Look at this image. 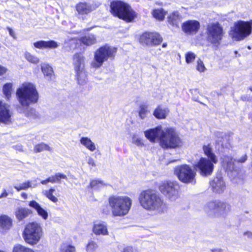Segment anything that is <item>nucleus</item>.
I'll return each instance as SVG.
<instances>
[{
  "mask_svg": "<svg viewBox=\"0 0 252 252\" xmlns=\"http://www.w3.org/2000/svg\"><path fill=\"white\" fill-rule=\"evenodd\" d=\"M168 22L173 25L177 26L180 21V17L178 12H174L168 17Z\"/></svg>",
  "mask_w": 252,
  "mask_h": 252,
  "instance_id": "37",
  "label": "nucleus"
},
{
  "mask_svg": "<svg viewBox=\"0 0 252 252\" xmlns=\"http://www.w3.org/2000/svg\"><path fill=\"white\" fill-rule=\"evenodd\" d=\"M200 23L196 20H189L184 23L182 26V30L187 34H194L200 29Z\"/></svg>",
  "mask_w": 252,
  "mask_h": 252,
  "instance_id": "18",
  "label": "nucleus"
},
{
  "mask_svg": "<svg viewBox=\"0 0 252 252\" xmlns=\"http://www.w3.org/2000/svg\"><path fill=\"white\" fill-rule=\"evenodd\" d=\"M7 70L8 69L6 67L0 64V76L4 75Z\"/></svg>",
  "mask_w": 252,
  "mask_h": 252,
  "instance_id": "49",
  "label": "nucleus"
},
{
  "mask_svg": "<svg viewBox=\"0 0 252 252\" xmlns=\"http://www.w3.org/2000/svg\"><path fill=\"white\" fill-rule=\"evenodd\" d=\"M132 142L135 145L138 147H143L144 146V144L143 143V140L142 138L138 137L135 135L132 137Z\"/></svg>",
  "mask_w": 252,
  "mask_h": 252,
  "instance_id": "46",
  "label": "nucleus"
},
{
  "mask_svg": "<svg viewBox=\"0 0 252 252\" xmlns=\"http://www.w3.org/2000/svg\"><path fill=\"white\" fill-rule=\"evenodd\" d=\"M159 190L170 201H175L179 198L178 185L168 180L161 181L158 185Z\"/></svg>",
  "mask_w": 252,
  "mask_h": 252,
  "instance_id": "12",
  "label": "nucleus"
},
{
  "mask_svg": "<svg viewBox=\"0 0 252 252\" xmlns=\"http://www.w3.org/2000/svg\"><path fill=\"white\" fill-rule=\"evenodd\" d=\"M244 235L248 238L252 240V233L251 232H246L244 233Z\"/></svg>",
  "mask_w": 252,
  "mask_h": 252,
  "instance_id": "50",
  "label": "nucleus"
},
{
  "mask_svg": "<svg viewBox=\"0 0 252 252\" xmlns=\"http://www.w3.org/2000/svg\"><path fill=\"white\" fill-rule=\"evenodd\" d=\"M61 252H76L74 246L67 244H63L61 247Z\"/></svg>",
  "mask_w": 252,
  "mask_h": 252,
  "instance_id": "42",
  "label": "nucleus"
},
{
  "mask_svg": "<svg viewBox=\"0 0 252 252\" xmlns=\"http://www.w3.org/2000/svg\"><path fill=\"white\" fill-rule=\"evenodd\" d=\"M42 235V229L40 225L37 222H32L27 224L23 233L25 241L31 245L37 244Z\"/></svg>",
  "mask_w": 252,
  "mask_h": 252,
  "instance_id": "10",
  "label": "nucleus"
},
{
  "mask_svg": "<svg viewBox=\"0 0 252 252\" xmlns=\"http://www.w3.org/2000/svg\"><path fill=\"white\" fill-rule=\"evenodd\" d=\"M62 179H67V176L63 173L58 172L49 177L45 180H42L41 184L46 185L49 182L52 184L60 183Z\"/></svg>",
  "mask_w": 252,
  "mask_h": 252,
  "instance_id": "24",
  "label": "nucleus"
},
{
  "mask_svg": "<svg viewBox=\"0 0 252 252\" xmlns=\"http://www.w3.org/2000/svg\"><path fill=\"white\" fill-rule=\"evenodd\" d=\"M138 200L141 206L147 211L162 213L167 210L163 199L153 189L142 190L139 194Z\"/></svg>",
  "mask_w": 252,
  "mask_h": 252,
  "instance_id": "3",
  "label": "nucleus"
},
{
  "mask_svg": "<svg viewBox=\"0 0 252 252\" xmlns=\"http://www.w3.org/2000/svg\"><path fill=\"white\" fill-rule=\"evenodd\" d=\"M196 56V55L193 52H187L185 55L186 62L187 63H192L194 61Z\"/></svg>",
  "mask_w": 252,
  "mask_h": 252,
  "instance_id": "44",
  "label": "nucleus"
},
{
  "mask_svg": "<svg viewBox=\"0 0 252 252\" xmlns=\"http://www.w3.org/2000/svg\"><path fill=\"white\" fill-rule=\"evenodd\" d=\"M112 14L126 22H131L136 16L135 12L126 3L121 1H113L110 4Z\"/></svg>",
  "mask_w": 252,
  "mask_h": 252,
  "instance_id": "8",
  "label": "nucleus"
},
{
  "mask_svg": "<svg viewBox=\"0 0 252 252\" xmlns=\"http://www.w3.org/2000/svg\"><path fill=\"white\" fill-rule=\"evenodd\" d=\"M162 40L161 36L157 32H146L142 34L140 38L141 42L148 45H158Z\"/></svg>",
  "mask_w": 252,
  "mask_h": 252,
  "instance_id": "15",
  "label": "nucleus"
},
{
  "mask_svg": "<svg viewBox=\"0 0 252 252\" xmlns=\"http://www.w3.org/2000/svg\"><path fill=\"white\" fill-rule=\"evenodd\" d=\"M8 195V193L5 190L0 195V198L5 197Z\"/></svg>",
  "mask_w": 252,
  "mask_h": 252,
  "instance_id": "52",
  "label": "nucleus"
},
{
  "mask_svg": "<svg viewBox=\"0 0 252 252\" xmlns=\"http://www.w3.org/2000/svg\"><path fill=\"white\" fill-rule=\"evenodd\" d=\"M196 69L198 71L201 73L204 72L206 70V68L205 66L203 61L200 59H198L197 60Z\"/></svg>",
  "mask_w": 252,
  "mask_h": 252,
  "instance_id": "45",
  "label": "nucleus"
},
{
  "mask_svg": "<svg viewBox=\"0 0 252 252\" xmlns=\"http://www.w3.org/2000/svg\"><path fill=\"white\" fill-rule=\"evenodd\" d=\"M12 221L10 218L6 215L0 217V227L3 229H9L12 226Z\"/></svg>",
  "mask_w": 252,
  "mask_h": 252,
  "instance_id": "29",
  "label": "nucleus"
},
{
  "mask_svg": "<svg viewBox=\"0 0 252 252\" xmlns=\"http://www.w3.org/2000/svg\"><path fill=\"white\" fill-rule=\"evenodd\" d=\"M92 231L96 235L106 236L109 234L106 222L102 221L95 222Z\"/></svg>",
  "mask_w": 252,
  "mask_h": 252,
  "instance_id": "20",
  "label": "nucleus"
},
{
  "mask_svg": "<svg viewBox=\"0 0 252 252\" xmlns=\"http://www.w3.org/2000/svg\"><path fill=\"white\" fill-rule=\"evenodd\" d=\"M222 166L226 170L232 171L235 168V163H242L247 159V156L245 155L238 159H234L230 156H224L222 158Z\"/></svg>",
  "mask_w": 252,
  "mask_h": 252,
  "instance_id": "16",
  "label": "nucleus"
},
{
  "mask_svg": "<svg viewBox=\"0 0 252 252\" xmlns=\"http://www.w3.org/2000/svg\"><path fill=\"white\" fill-rule=\"evenodd\" d=\"M102 212L105 214H108V213H109V210L107 209H103Z\"/></svg>",
  "mask_w": 252,
  "mask_h": 252,
  "instance_id": "54",
  "label": "nucleus"
},
{
  "mask_svg": "<svg viewBox=\"0 0 252 252\" xmlns=\"http://www.w3.org/2000/svg\"><path fill=\"white\" fill-rule=\"evenodd\" d=\"M80 143L90 152H93L96 149L95 143L88 137H82L80 139Z\"/></svg>",
  "mask_w": 252,
  "mask_h": 252,
  "instance_id": "25",
  "label": "nucleus"
},
{
  "mask_svg": "<svg viewBox=\"0 0 252 252\" xmlns=\"http://www.w3.org/2000/svg\"><path fill=\"white\" fill-rule=\"evenodd\" d=\"M34 47L39 49H55L57 48L59 45L58 43L54 40H39L33 43Z\"/></svg>",
  "mask_w": 252,
  "mask_h": 252,
  "instance_id": "22",
  "label": "nucleus"
},
{
  "mask_svg": "<svg viewBox=\"0 0 252 252\" xmlns=\"http://www.w3.org/2000/svg\"><path fill=\"white\" fill-rule=\"evenodd\" d=\"M106 185L105 183L98 179L93 180L91 181L90 184V187L94 189H99Z\"/></svg>",
  "mask_w": 252,
  "mask_h": 252,
  "instance_id": "39",
  "label": "nucleus"
},
{
  "mask_svg": "<svg viewBox=\"0 0 252 252\" xmlns=\"http://www.w3.org/2000/svg\"><path fill=\"white\" fill-rule=\"evenodd\" d=\"M166 14L162 8H158L154 10L152 12L153 17L158 20L162 21Z\"/></svg>",
  "mask_w": 252,
  "mask_h": 252,
  "instance_id": "33",
  "label": "nucleus"
},
{
  "mask_svg": "<svg viewBox=\"0 0 252 252\" xmlns=\"http://www.w3.org/2000/svg\"><path fill=\"white\" fill-rule=\"evenodd\" d=\"M80 42L86 46H91L96 42L95 36L92 34H89L80 38Z\"/></svg>",
  "mask_w": 252,
  "mask_h": 252,
  "instance_id": "30",
  "label": "nucleus"
},
{
  "mask_svg": "<svg viewBox=\"0 0 252 252\" xmlns=\"http://www.w3.org/2000/svg\"><path fill=\"white\" fill-rule=\"evenodd\" d=\"M24 56L26 60L30 63L36 64L39 63V59L29 52H25Z\"/></svg>",
  "mask_w": 252,
  "mask_h": 252,
  "instance_id": "36",
  "label": "nucleus"
},
{
  "mask_svg": "<svg viewBox=\"0 0 252 252\" xmlns=\"http://www.w3.org/2000/svg\"><path fill=\"white\" fill-rule=\"evenodd\" d=\"M174 173L178 177L179 180L183 183L192 184H194L196 183V172L187 164L175 167Z\"/></svg>",
  "mask_w": 252,
  "mask_h": 252,
  "instance_id": "13",
  "label": "nucleus"
},
{
  "mask_svg": "<svg viewBox=\"0 0 252 252\" xmlns=\"http://www.w3.org/2000/svg\"><path fill=\"white\" fill-rule=\"evenodd\" d=\"M7 30H8L10 35L14 39H16V34L15 32L10 28L7 27Z\"/></svg>",
  "mask_w": 252,
  "mask_h": 252,
  "instance_id": "48",
  "label": "nucleus"
},
{
  "mask_svg": "<svg viewBox=\"0 0 252 252\" xmlns=\"http://www.w3.org/2000/svg\"><path fill=\"white\" fill-rule=\"evenodd\" d=\"M32 213V212L29 209L19 207L16 209L15 215L17 219L20 221L28 217Z\"/></svg>",
  "mask_w": 252,
  "mask_h": 252,
  "instance_id": "26",
  "label": "nucleus"
},
{
  "mask_svg": "<svg viewBox=\"0 0 252 252\" xmlns=\"http://www.w3.org/2000/svg\"><path fill=\"white\" fill-rule=\"evenodd\" d=\"M117 51L116 47L105 45L99 47L94 53V60L91 63V66L93 68H100L103 63L108 59H114Z\"/></svg>",
  "mask_w": 252,
  "mask_h": 252,
  "instance_id": "9",
  "label": "nucleus"
},
{
  "mask_svg": "<svg viewBox=\"0 0 252 252\" xmlns=\"http://www.w3.org/2000/svg\"><path fill=\"white\" fill-rule=\"evenodd\" d=\"M12 252H35L33 249L25 246L17 244L13 248Z\"/></svg>",
  "mask_w": 252,
  "mask_h": 252,
  "instance_id": "38",
  "label": "nucleus"
},
{
  "mask_svg": "<svg viewBox=\"0 0 252 252\" xmlns=\"http://www.w3.org/2000/svg\"><path fill=\"white\" fill-rule=\"evenodd\" d=\"M29 206L35 210L37 214L43 220H46L48 219V214L47 212L42 208L40 205L36 201L32 200L30 201L29 203Z\"/></svg>",
  "mask_w": 252,
  "mask_h": 252,
  "instance_id": "23",
  "label": "nucleus"
},
{
  "mask_svg": "<svg viewBox=\"0 0 252 252\" xmlns=\"http://www.w3.org/2000/svg\"><path fill=\"white\" fill-rule=\"evenodd\" d=\"M167 46V44L166 43H163L162 44V47H163V48H165Z\"/></svg>",
  "mask_w": 252,
  "mask_h": 252,
  "instance_id": "55",
  "label": "nucleus"
},
{
  "mask_svg": "<svg viewBox=\"0 0 252 252\" xmlns=\"http://www.w3.org/2000/svg\"><path fill=\"white\" fill-rule=\"evenodd\" d=\"M132 249L131 247H127L124 249L123 252H132Z\"/></svg>",
  "mask_w": 252,
  "mask_h": 252,
  "instance_id": "51",
  "label": "nucleus"
},
{
  "mask_svg": "<svg viewBox=\"0 0 252 252\" xmlns=\"http://www.w3.org/2000/svg\"><path fill=\"white\" fill-rule=\"evenodd\" d=\"M12 115L10 105L0 101V122L5 124L11 123Z\"/></svg>",
  "mask_w": 252,
  "mask_h": 252,
  "instance_id": "17",
  "label": "nucleus"
},
{
  "mask_svg": "<svg viewBox=\"0 0 252 252\" xmlns=\"http://www.w3.org/2000/svg\"><path fill=\"white\" fill-rule=\"evenodd\" d=\"M225 32L221 24L218 22L209 23L206 27L207 40L215 49H217L221 44Z\"/></svg>",
  "mask_w": 252,
  "mask_h": 252,
  "instance_id": "7",
  "label": "nucleus"
},
{
  "mask_svg": "<svg viewBox=\"0 0 252 252\" xmlns=\"http://www.w3.org/2000/svg\"><path fill=\"white\" fill-rule=\"evenodd\" d=\"M108 202L112 216L122 217L128 214L132 200L127 196L112 195L108 197Z\"/></svg>",
  "mask_w": 252,
  "mask_h": 252,
  "instance_id": "4",
  "label": "nucleus"
},
{
  "mask_svg": "<svg viewBox=\"0 0 252 252\" xmlns=\"http://www.w3.org/2000/svg\"><path fill=\"white\" fill-rule=\"evenodd\" d=\"M250 90H251V91L252 92V87L251 88Z\"/></svg>",
  "mask_w": 252,
  "mask_h": 252,
  "instance_id": "57",
  "label": "nucleus"
},
{
  "mask_svg": "<svg viewBox=\"0 0 252 252\" xmlns=\"http://www.w3.org/2000/svg\"><path fill=\"white\" fill-rule=\"evenodd\" d=\"M55 189L53 188H51L48 190H45L42 191V193L50 200L54 203L58 202V198L53 195V193L55 192Z\"/></svg>",
  "mask_w": 252,
  "mask_h": 252,
  "instance_id": "35",
  "label": "nucleus"
},
{
  "mask_svg": "<svg viewBox=\"0 0 252 252\" xmlns=\"http://www.w3.org/2000/svg\"><path fill=\"white\" fill-rule=\"evenodd\" d=\"M37 186V184L34 183L32 181L27 180L23 183L16 184L14 188L17 190H26L29 188H34Z\"/></svg>",
  "mask_w": 252,
  "mask_h": 252,
  "instance_id": "28",
  "label": "nucleus"
},
{
  "mask_svg": "<svg viewBox=\"0 0 252 252\" xmlns=\"http://www.w3.org/2000/svg\"><path fill=\"white\" fill-rule=\"evenodd\" d=\"M41 71L46 76L51 78L54 75V71L52 67L47 63L41 64Z\"/></svg>",
  "mask_w": 252,
  "mask_h": 252,
  "instance_id": "31",
  "label": "nucleus"
},
{
  "mask_svg": "<svg viewBox=\"0 0 252 252\" xmlns=\"http://www.w3.org/2000/svg\"><path fill=\"white\" fill-rule=\"evenodd\" d=\"M45 150H50V147L44 143L38 144L36 145L34 148V151L36 153L41 152Z\"/></svg>",
  "mask_w": 252,
  "mask_h": 252,
  "instance_id": "43",
  "label": "nucleus"
},
{
  "mask_svg": "<svg viewBox=\"0 0 252 252\" xmlns=\"http://www.w3.org/2000/svg\"><path fill=\"white\" fill-rule=\"evenodd\" d=\"M97 243L94 240H90L86 246V251L87 252H94L97 249Z\"/></svg>",
  "mask_w": 252,
  "mask_h": 252,
  "instance_id": "40",
  "label": "nucleus"
},
{
  "mask_svg": "<svg viewBox=\"0 0 252 252\" xmlns=\"http://www.w3.org/2000/svg\"><path fill=\"white\" fill-rule=\"evenodd\" d=\"M169 113L167 108L158 106L154 111V116L158 119H165Z\"/></svg>",
  "mask_w": 252,
  "mask_h": 252,
  "instance_id": "27",
  "label": "nucleus"
},
{
  "mask_svg": "<svg viewBox=\"0 0 252 252\" xmlns=\"http://www.w3.org/2000/svg\"><path fill=\"white\" fill-rule=\"evenodd\" d=\"M13 85L12 83H8L5 84L2 89L3 93L7 99H9L11 97Z\"/></svg>",
  "mask_w": 252,
  "mask_h": 252,
  "instance_id": "34",
  "label": "nucleus"
},
{
  "mask_svg": "<svg viewBox=\"0 0 252 252\" xmlns=\"http://www.w3.org/2000/svg\"><path fill=\"white\" fill-rule=\"evenodd\" d=\"M210 186L214 192L221 193L225 189V183L220 176H217L210 182Z\"/></svg>",
  "mask_w": 252,
  "mask_h": 252,
  "instance_id": "21",
  "label": "nucleus"
},
{
  "mask_svg": "<svg viewBox=\"0 0 252 252\" xmlns=\"http://www.w3.org/2000/svg\"><path fill=\"white\" fill-rule=\"evenodd\" d=\"M230 209V205L218 200L209 202L204 207L205 213L211 217H224Z\"/></svg>",
  "mask_w": 252,
  "mask_h": 252,
  "instance_id": "11",
  "label": "nucleus"
},
{
  "mask_svg": "<svg viewBox=\"0 0 252 252\" xmlns=\"http://www.w3.org/2000/svg\"><path fill=\"white\" fill-rule=\"evenodd\" d=\"M145 137L151 143L158 142L164 150L176 149L182 146L183 142L175 128L161 125L150 128L144 132Z\"/></svg>",
  "mask_w": 252,
  "mask_h": 252,
  "instance_id": "1",
  "label": "nucleus"
},
{
  "mask_svg": "<svg viewBox=\"0 0 252 252\" xmlns=\"http://www.w3.org/2000/svg\"><path fill=\"white\" fill-rule=\"evenodd\" d=\"M252 32V20H238L231 27L229 34L233 40L240 41L248 37Z\"/></svg>",
  "mask_w": 252,
  "mask_h": 252,
  "instance_id": "6",
  "label": "nucleus"
},
{
  "mask_svg": "<svg viewBox=\"0 0 252 252\" xmlns=\"http://www.w3.org/2000/svg\"><path fill=\"white\" fill-rule=\"evenodd\" d=\"M87 163L90 166L92 167H95L96 165L94 160L91 157H89L87 158Z\"/></svg>",
  "mask_w": 252,
  "mask_h": 252,
  "instance_id": "47",
  "label": "nucleus"
},
{
  "mask_svg": "<svg viewBox=\"0 0 252 252\" xmlns=\"http://www.w3.org/2000/svg\"><path fill=\"white\" fill-rule=\"evenodd\" d=\"M149 112L148 110V106L146 105H141L139 107V117L142 119H144L146 117L148 113Z\"/></svg>",
  "mask_w": 252,
  "mask_h": 252,
  "instance_id": "41",
  "label": "nucleus"
},
{
  "mask_svg": "<svg viewBox=\"0 0 252 252\" xmlns=\"http://www.w3.org/2000/svg\"><path fill=\"white\" fill-rule=\"evenodd\" d=\"M80 42V39L76 38H68L65 40V45L68 47L69 49H74L78 47V43Z\"/></svg>",
  "mask_w": 252,
  "mask_h": 252,
  "instance_id": "32",
  "label": "nucleus"
},
{
  "mask_svg": "<svg viewBox=\"0 0 252 252\" xmlns=\"http://www.w3.org/2000/svg\"><path fill=\"white\" fill-rule=\"evenodd\" d=\"M21 196L24 199H27L28 198V194L25 192H23L21 194Z\"/></svg>",
  "mask_w": 252,
  "mask_h": 252,
  "instance_id": "53",
  "label": "nucleus"
},
{
  "mask_svg": "<svg viewBox=\"0 0 252 252\" xmlns=\"http://www.w3.org/2000/svg\"><path fill=\"white\" fill-rule=\"evenodd\" d=\"M16 95L19 103L24 108H26L24 113L30 119H35L38 115L35 110L28 107L30 105L37 103L39 94L34 84L30 82H24L17 88Z\"/></svg>",
  "mask_w": 252,
  "mask_h": 252,
  "instance_id": "2",
  "label": "nucleus"
},
{
  "mask_svg": "<svg viewBox=\"0 0 252 252\" xmlns=\"http://www.w3.org/2000/svg\"><path fill=\"white\" fill-rule=\"evenodd\" d=\"M203 150L207 158H201L194 164V167L198 170L202 176L210 175L214 168V164L218 162V158L213 152L212 148L209 144L204 145Z\"/></svg>",
  "mask_w": 252,
  "mask_h": 252,
  "instance_id": "5",
  "label": "nucleus"
},
{
  "mask_svg": "<svg viewBox=\"0 0 252 252\" xmlns=\"http://www.w3.org/2000/svg\"><path fill=\"white\" fill-rule=\"evenodd\" d=\"M76 10L78 14L80 15H87L96 8L94 4L87 2H79L75 6Z\"/></svg>",
  "mask_w": 252,
  "mask_h": 252,
  "instance_id": "19",
  "label": "nucleus"
},
{
  "mask_svg": "<svg viewBox=\"0 0 252 252\" xmlns=\"http://www.w3.org/2000/svg\"><path fill=\"white\" fill-rule=\"evenodd\" d=\"M72 59L78 82L79 84L83 85L87 81V74L85 70V58L82 54L77 53L74 55Z\"/></svg>",
  "mask_w": 252,
  "mask_h": 252,
  "instance_id": "14",
  "label": "nucleus"
},
{
  "mask_svg": "<svg viewBox=\"0 0 252 252\" xmlns=\"http://www.w3.org/2000/svg\"><path fill=\"white\" fill-rule=\"evenodd\" d=\"M242 99H243V100H246V98H244V97H242Z\"/></svg>",
  "mask_w": 252,
  "mask_h": 252,
  "instance_id": "56",
  "label": "nucleus"
}]
</instances>
